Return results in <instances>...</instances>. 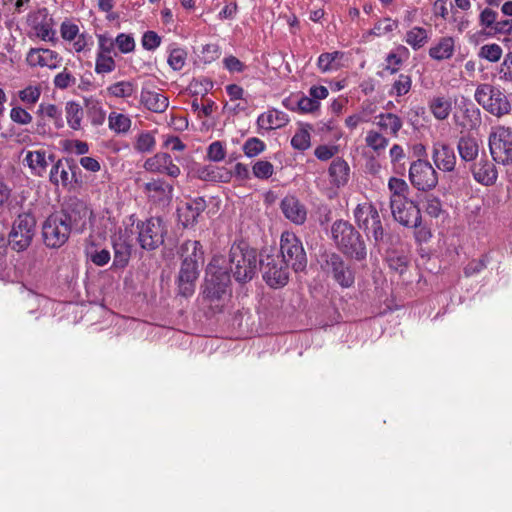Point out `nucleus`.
I'll return each instance as SVG.
<instances>
[{
  "label": "nucleus",
  "mask_w": 512,
  "mask_h": 512,
  "mask_svg": "<svg viewBox=\"0 0 512 512\" xmlns=\"http://www.w3.org/2000/svg\"><path fill=\"white\" fill-rule=\"evenodd\" d=\"M181 250L183 261L178 275V289L180 295L190 297L199 276V263L203 261L202 245L197 240H187Z\"/></svg>",
  "instance_id": "f257e3e1"
},
{
  "label": "nucleus",
  "mask_w": 512,
  "mask_h": 512,
  "mask_svg": "<svg viewBox=\"0 0 512 512\" xmlns=\"http://www.w3.org/2000/svg\"><path fill=\"white\" fill-rule=\"evenodd\" d=\"M331 237L337 248L344 254L356 260L366 258L365 243L359 232L348 221H335L331 226Z\"/></svg>",
  "instance_id": "f03ea898"
},
{
  "label": "nucleus",
  "mask_w": 512,
  "mask_h": 512,
  "mask_svg": "<svg viewBox=\"0 0 512 512\" xmlns=\"http://www.w3.org/2000/svg\"><path fill=\"white\" fill-rule=\"evenodd\" d=\"M230 272L227 260L223 256H215L206 269L203 295L210 301L220 300L229 294Z\"/></svg>",
  "instance_id": "7ed1b4c3"
},
{
  "label": "nucleus",
  "mask_w": 512,
  "mask_h": 512,
  "mask_svg": "<svg viewBox=\"0 0 512 512\" xmlns=\"http://www.w3.org/2000/svg\"><path fill=\"white\" fill-rule=\"evenodd\" d=\"M228 262L230 264L228 270L233 274L235 280L240 283L250 281L258 269L257 252L246 243L231 246Z\"/></svg>",
  "instance_id": "20e7f679"
},
{
  "label": "nucleus",
  "mask_w": 512,
  "mask_h": 512,
  "mask_svg": "<svg viewBox=\"0 0 512 512\" xmlns=\"http://www.w3.org/2000/svg\"><path fill=\"white\" fill-rule=\"evenodd\" d=\"M474 98L485 111L497 118L508 115L512 110V105L504 91L489 83L479 84Z\"/></svg>",
  "instance_id": "39448f33"
},
{
  "label": "nucleus",
  "mask_w": 512,
  "mask_h": 512,
  "mask_svg": "<svg viewBox=\"0 0 512 512\" xmlns=\"http://www.w3.org/2000/svg\"><path fill=\"white\" fill-rule=\"evenodd\" d=\"M280 258L295 272L307 266V256L300 239L291 232H283L280 239Z\"/></svg>",
  "instance_id": "423d86ee"
},
{
  "label": "nucleus",
  "mask_w": 512,
  "mask_h": 512,
  "mask_svg": "<svg viewBox=\"0 0 512 512\" xmlns=\"http://www.w3.org/2000/svg\"><path fill=\"white\" fill-rule=\"evenodd\" d=\"M36 219L30 213L20 214L13 222L8 244L16 252L25 251L35 235Z\"/></svg>",
  "instance_id": "0eeeda50"
},
{
  "label": "nucleus",
  "mask_w": 512,
  "mask_h": 512,
  "mask_svg": "<svg viewBox=\"0 0 512 512\" xmlns=\"http://www.w3.org/2000/svg\"><path fill=\"white\" fill-rule=\"evenodd\" d=\"M489 149L493 160L499 164L512 163V132L504 126L493 127L489 135Z\"/></svg>",
  "instance_id": "6e6552de"
},
{
  "label": "nucleus",
  "mask_w": 512,
  "mask_h": 512,
  "mask_svg": "<svg viewBox=\"0 0 512 512\" xmlns=\"http://www.w3.org/2000/svg\"><path fill=\"white\" fill-rule=\"evenodd\" d=\"M72 231L66 223V218L58 211L47 217L42 225L44 243L50 248H59L69 239Z\"/></svg>",
  "instance_id": "1a4fd4ad"
},
{
  "label": "nucleus",
  "mask_w": 512,
  "mask_h": 512,
  "mask_svg": "<svg viewBox=\"0 0 512 512\" xmlns=\"http://www.w3.org/2000/svg\"><path fill=\"white\" fill-rule=\"evenodd\" d=\"M138 241L145 250H155L164 243L166 228L159 217H151L145 222L137 224Z\"/></svg>",
  "instance_id": "9d476101"
},
{
  "label": "nucleus",
  "mask_w": 512,
  "mask_h": 512,
  "mask_svg": "<svg viewBox=\"0 0 512 512\" xmlns=\"http://www.w3.org/2000/svg\"><path fill=\"white\" fill-rule=\"evenodd\" d=\"M322 269L344 288L351 287L354 284L355 277L351 267L336 253H326L323 255Z\"/></svg>",
  "instance_id": "9b49d317"
},
{
  "label": "nucleus",
  "mask_w": 512,
  "mask_h": 512,
  "mask_svg": "<svg viewBox=\"0 0 512 512\" xmlns=\"http://www.w3.org/2000/svg\"><path fill=\"white\" fill-rule=\"evenodd\" d=\"M58 212L66 218L68 227L75 233H82L86 229L92 214L87 205L76 198L70 199Z\"/></svg>",
  "instance_id": "f8f14e48"
},
{
  "label": "nucleus",
  "mask_w": 512,
  "mask_h": 512,
  "mask_svg": "<svg viewBox=\"0 0 512 512\" xmlns=\"http://www.w3.org/2000/svg\"><path fill=\"white\" fill-rule=\"evenodd\" d=\"M260 263L263 270V279L270 287L277 288L287 284L289 268L278 254L266 255Z\"/></svg>",
  "instance_id": "ddd939ff"
},
{
  "label": "nucleus",
  "mask_w": 512,
  "mask_h": 512,
  "mask_svg": "<svg viewBox=\"0 0 512 512\" xmlns=\"http://www.w3.org/2000/svg\"><path fill=\"white\" fill-rule=\"evenodd\" d=\"M409 179L412 185L421 191H428L438 184L437 172L426 160L418 159L411 163Z\"/></svg>",
  "instance_id": "4468645a"
},
{
  "label": "nucleus",
  "mask_w": 512,
  "mask_h": 512,
  "mask_svg": "<svg viewBox=\"0 0 512 512\" xmlns=\"http://www.w3.org/2000/svg\"><path fill=\"white\" fill-rule=\"evenodd\" d=\"M132 235V229L126 227L125 229L120 228L118 232L111 237L114 250V266L124 268L128 264L133 246Z\"/></svg>",
  "instance_id": "2eb2a0df"
},
{
  "label": "nucleus",
  "mask_w": 512,
  "mask_h": 512,
  "mask_svg": "<svg viewBox=\"0 0 512 512\" xmlns=\"http://www.w3.org/2000/svg\"><path fill=\"white\" fill-rule=\"evenodd\" d=\"M394 219L401 225L416 228L421 224L420 209L410 200L390 201Z\"/></svg>",
  "instance_id": "dca6fc26"
},
{
  "label": "nucleus",
  "mask_w": 512,
  "mask_h": 512,
  "mask_svg": "<svg viewBox=\"0 0 512 512\" xmlns=\"http://www.w3.org/2000/svg\"><path fill=\"white\" fill-rule=\"evenodd\" d=\"M26 62L31 67H47L53 70L60 66L61 57L50 49L31 48L27 53Z\"/></svg>",
  "instance_id": "f3484780"
},
{
  "label": "nucleus",
  "mask_w": 512,
  "mask_h": 512,
  "mask_svg": "<svg viewBox=\"0 0 512 512\" xmlns=\"http://www.w3.org/2000/svg\"><path fill=\"white\" fill-rule=\"evenodd\" d=\"M473 178L476 182L490 186L497 181L498 172L493 162L486 157L476 160L470 167Z\"/></svg>",
  "instance_id": "a211bd4d"
},
{
  "label": "nucleus",
  "mask_w": 512,
  "mask_h": 512,
  "mask_svg": "<svg viewBox=\"0 0 512 512\" xmlns=\"http://www.w3.org/2000/svg\"><path fill=\"white\" fill-rule=\"evenodd\" d=\"M207 207L206 201L202 197H197L186 202L185 205L178 209L179 220L185 228L193 227L199 216Z\"/></svg>",
  "instance_id": "6ab92c4d"
},
{
  "label": "nucleus",
  "mask_w": 512,
  "mask_h": 512,
  "mask_svg": "<svg viewBox=\"0 0 512 512\" xmlns=\"http://www.w3.org/2000/svg\"><path fill=\"white\" fill-rule=\"evenodd\" d=\"M432 159L436 167L444 172H453L457 162L454 150L442 143L434 144Z\"/></svg>",
  "instance_id": "aec40b11"
},
{
  "label": "nucleus",
  "mask_w": 512,
  "mask_h": 512,
  "mask_svg": "<svg viewBox=\"0 0 512 512\" xmlns=\"http://www.w3.org/2000/svg\"><path fill=\"white\" fill-rule=\"evenodd\" d=\"M49 161H54V155H47L45 150L26 151L23 159V162L29 167L31 173L39 177H42L46 173Z\"/></svg>",
  "instance_id": "412c9836"
},
{
  "label": "nucleus",
  "mask_w": 512,
  "mask_h": 512,
  "mask_svg": "<svg viewBox=\"0 0 512 512\" xmlns=\"http://www.w3.org/2000/svg\"><path fill=\"white\" fill-rule=\"evenodd\" d=\"M284 216L291 222L300 225L303 224L307 217L305 206L292 195L283 198L280 204Z\"/></svg>",
  "instance_id": "4be33fe9"
},
{
  "label": "nucleus",
  "mask_w": 512,
  "mask_h": 512,
  "mask_svg": "<svg viewBox=\"0 0 512 512\" xmlns=\"http://www.w3.org/2000/svg\"><path fill=\"white\" fill-rule=\"evenodd\" d=\"M144 192L157 203H168L172 198L173 187L166 181L157 179L144 184Z\"/></svg>",
  "instance_id": "5701e85b"
},
{
  "label": "nucleus",
  "mask_w": 512,
  "mask_h": 512,
  "mask_svg": "<svg viewBox=\"0 0 512 512\" xmlns=\"http://www.w3.org/2000/svg\"><path fill=\"white\" fill-rule=\"evenodd\" d=\"M141 103L150 111L163 113L169 106V100L163 94L143 88L141 91Z\"/></svg>",
  "instance_id": "b1692460"
},
{
  "label": "nucleus",
  "mask_w": 512,
  "mask_h": 512,
  "mask_svg": "<svg viewBox=\"0 0 512 512\" xmlns=\"http://www.w3.org/2000/svg\"><path fill=\"white\" fill-rule=\"evenodd\" d=\"M379 217L377 209L370 203L358 204L354 210L355 221L364 232L371 227V224H376L375 221Z\"/></svg>",
  "instance_id": "393cba45"
},
{
  "label": "nucleus",
  "mask_w": 512,
  "mask_h": 512,
  "mask_svg": "<svg viewBox=\"0 0 512 512\" xmlns=\"http://www.w3.org/2000/svg\"><path fill=\"white\" fill-rule=\"evenodd\" d=\"M455 50V41L452 37L446 36L439 39L429 49V56L437 61L450 59Z\"/></svg>",
  "instance_id": "a878e982"
},
{
  "label": "nucleus",
  "mask_w": 512,
  "mask_h": 512,
  "mask_svg": "<svg viewBox=\"0 0 512 512\" xmlns=\"http://www.w3.org/2000/svg\"><path fill=\"white\" fill-rule=\"evenodd\" d=\"M457 150L462 161H476L479 154V145L475 138L470 136H461L458 140Z\"/></svg>",
  "instance_id": "bb28decb"
},
{
  "label": "nucleus",
  "mask_w": 512,
  "mask_h": 512,
  "mask_svg": "<svg viewBox=\"0 0 512 512\" xmlns=\"http://www.w3.org/2000/svg\"><path fill=\"white\" fill-rule=\"evenodd\" d=\"M375 124L380 129L389 132L393 136H397L402 128L403 122L400 117L393 113H381L375 117Z\"/></svg>",
  "instance_id": "cd10ccee"
},
{
  "label": "nucleus",
  "mask_w": 512,
  "mask_h": 512,
  "mask_svg": "<svg viewBox=\"0 0 512 512\" xmlns=\"http://www.w3.org/2000/svg\"><path fill=\"white\" fill-rule=\"evenodd\" d=\"M344 53L340 51L322 53L318 57L317 66L323 73L336 71L342 67Z\"/></svg>",
  "instance_id": "c85d7f7f"
},
{
  "label": "nucleus",
  "mask_w": 512,
  "mask_h": 512,
  "mask_svg": "<svg viewBox=\"0 0 512 512\" xmlns=\"http://www.w3.org/2000/svg\"><path fill=\"white\" fill-rule=\"evenodd\" d=\"M70 169L71 166L68 160H66V165L63 160H58L51 168L49 175L50 181L55 185L61 183L63 186H68L71 183Z\"/></svg>",
  "instance_id": "c756f323"
},
{
  "label": "nucleus",
  "mask_w": 512,
  "mask_h": 512,
  "mask_svg": "<svg viewBox=\"0 0 512 512\" xmlns=\"http://www.w3.org/2000/svg\"><path fill=\"white\" fill-rule=\"evenodd\" d=\"M329 175L337 186L346 184L349 177V166L341 158L334 159L329 167Z\"/></svg>",
  "instance_id": "7c9ffc66"
},
{
  "label": "nucleus",
  "mask_w": 512,
  "mask_h": 512,
  "mask_svg": "<svg viewBox=\"0 0 512 512\" xmlns=\"http://www.w3.org/2000/svg\"><path fill=\"white\" fill-rule=\"evenodd\" d=\"M429 108L436 119L445 120L451 112L452 103L448 98L438 96L430 101Z\"/></svg>",
  "instance_id": "2f4dec72"
},
{
  "label": "nucleus",
  "mask_w": 512,
  "mask_h": 512,
  "mask_svg": "<svg viewBox=\"0 0 512 512\" xmlns=\"http://www.w3.org/2000/svg\"><path fill=\"white\" fill-rule=\"evenodd\" d=\"M65 112L69 127L73 130H79L81 128V121L83 118V110L81 106L74 101H69L66 103Z\"/></svg>",
  "instance_id": "473e14b6"
},
{
  "label": "nucleus",
  "mask_w": 512,
  "mask_h": 512,
  "mask_svg": "<svg viewBox=\"0 0 512 512\" xmlns=\"http://www.w3.org/2000/svg\"><path fill=\"white\" fill-rule=\"evenodd\" d=\"M131 123L129 116L122 113L111 112L108 116L109 128L118 134L128 132Z\"/></svg>",
  "instance_id": "72a5a7b5"
},
{
  "label": "nucleus",
  "mask_w": 512,
  "mask_h": 512,
  "mask_svg": "<svg viewBox=\"0 0 512 512\" xmlns=\"http://www.w3.org/2000/svg\"><path fill=\"white\" fill-rule=\"evenodd\" d=\"M258 122L263 126L265 123L268 124V128H279L288 122V116L286 113L273 110L267 114H262L258 118Z\"/></svg>",
  "instance_id": "f704fd0d"
},
{
  "label": "nucleus",
  "mask_w": 512,
  "mask_h": 512,
  "mask_svg": "<svg viewBox=\"0 0 512 512\" xmlns=\"http://www.w3.org/2000/svg\"><path fill=\"white\" fill-rule=\"evenodd\" d=\"M166 164H170V155L157 153L144 162V169L149 172L164 173Z\"/></svg>",
  "instance_id": "c9c22d12"
},
{
  "label": "nucleus",
  "mask_w": 512,
  "mask_h": 512,
  "mask_svg": "<svg viewBox=\"0 0 512 512\" xmlns=\"http://www.w3.org/2000/svg\"><path fill=\"white\" fill-rule=\"evenodd\" d=\"M405 41L414 50H418L427 43L428 33L422 27H414L407 32Z\"/></svg>",
  "instance_id": "e433bc0d"
},
{
  "label": "nucleus",
  "mask_w": 512,
  "mask_h": 512,
  "mask_svg": "<svg viewBox=\"0 0 512 512\" xmlns=\"http://www.w3.org/2000/svg\"><path fill=\"white\" fill-rule=\"evenodd\" d=\"M376 224L365 231L367 237H372L376 246L381 247L388 244L390 236L384 232L380 217L376 219Z\"/></svg>",
  "instance_id": "4c0bfd02"
},
{
  "label": "nucleus",
  "mask_w": 512,
  "mask_h": 512,
  "mask_svg": "<svg viewBox=\"0 0 512 512\" xmlns=\"http://www.w3.org/2000/svg\"><path fill=\"white\" fill-rule=\"evenodd\" d=\"M388 187L391 192L390 201L407 199L406 194L409 188L404 180L392 177L389 180Z\"/></svg>",
  "instance_id": "58836bf2"
},
{
  "label": "nucleus",
  "mask_w": 512,
  "mask_h": 512,
  "mask_svg": "<svg viewBox=\"0 0 512 512\" xmlns=\"http://www.w3.org/2000/svg\"><path fill=\"white\" fill-rule=\"evenodd\" d=\"M366 145L373 149L376 153H380L388 146L389 140L381 133L370 130L365 138Z\"/></svg>",
  "instance_id": "ea45409f"
},
{
  "label": "nucleus",
  "mask_w": 512,
  "mask_h": 512,
  "mask_svg": "<svg viewBox=\"0 0 512 512\" xmlns=\"http://www.w3.org/2000/svg\"><path fill=\"white\" fill-rule=\"evenodd\" d=\"M156 145L155 137L151 132H141L135 141L134 149L140 153H149L154 150Z\"/></svg>",
  "instance_id": "a19ab883"
},
{
  "label": "nucleus",
  "mask_w": 512,
  "mask_h": 512,
  "mask_svg": "<svg viewBox=\"0 0 512 512\" xmlns=\"http://www.w3.org/2000/svg\"><path fill=\"white\" fill-rule=\"evenodd\" d=\"M107 90L114 97L127 98L133 95L135 86L130 81H120L110 85Z\"/></svg>",
  "instance_id": "79ce46f5"
},
{
  "label": "nucleus",
  "mask_w": 512,
  "mask_h": 512,
  "mask_svg": "<svg viewBox=\"0 0 512 512\" xmlns=\"http://www.w3.org/2000/svg\"><path fill=\"white\" fill-rule=\"evenodd\" d=\"M37 113L42 117L53 119L56 127L59 128L63 126L62 112L56 105L41 103L38 107Z\"/></svg>",
  "instance_id": "37998d69"
},
{
  "label": "nucleus",
  "mask_w": 512,
  "mask_h": 512,
  "mask_svg": "<svg viewBox=\"0 0 512 512\" xmlns=\"http://www.w3.org/2000/svg\"><path fill=\"white\" fill-rule=\"evenodd\" d=\"M265 149V143L257 137L248 138L243 145V152L249 158L258 156Z\"/></svg>",
  "instance_id": "c03bdc74"
},
{
  "label": "nucleus",
  "mask_w": 512,
  "mask_h": 512,
  "mask_svg": "<svg viewBox=\"0 0 512 512\" xmlns=\"http://www.w3.org/2000/svg\"><path fill=\"white\" fill-rule=\"evenodd\" d=\"M412 86V79L409 75L406 74H400L398 78L395 80V82L392 85V89L390 91V94L397 95V96H403L406 95Z\"/></svg>",
  "instance_id": "a18cd8bd"
},
{
  "label": "nucleus",
  "mask_w": 512,
  "mask_h": 512,
  "mask_svg": "<svg viewBox=\"0 0 512 512\" xmlns=\"http://www.w3.org/2000/svg\"><path fill=\"white\" fill-rule=\"evenodd\" d=\"M186 58L187 53L184 49L173 48L168 57V64L173 70L179 71L184 67Z\"/></svg>",
  "instance_id": "49530a36"
},
{
  "label": "nucleus",
  "mask_w": 512,
  "mask_h": 512,
  "mask_svg": "<svg viewBox=\"0 0 512 512\" xmlns=\"http://www.w3.org/2000/svg\"><path fill=\"white\" fill-rule=\"evenodd\" d=\"M387 262L389 268L399 274H403L408 265V259L404 255H398L395 251H392L387 256Z\"/></svg>",
  "instance_id": "de8ad7c7"
},
{
  "label": "nucleus",
  "mask_w": 512,
  "mask_h": 512,
  "mask_svg": "<svg viewBox=\"0 0 512 512\" xmlns=\"http://www.w3.org/2000/svg\"><path fill=\"white\" fill-rule=\"evenodd\" d=\"M115 69V61L111 55L97 54L95 72L98 74L110 73Z\"/></svg>",
  "instance_id": "09e8293b"
},
{
  "label": "nucleus",
  "mask_w": 512,
  "mask_h": 512,
  "mask_svg": "<svg viewBox=\"0 0 512 512\" xmlns=\"http://www.w3.org/2000/svg\"><path fill=\"white\" fill-rule=\"evenodd\" d=\"M479 56L490 62H497L502 56V48L498 44H487L481 47Z\"/></svg>",
  "instance_id": "8fccbe9b"
},
{
  "label": "nucleus",
  "mask_w": 512,
  "mask_h": 512,
  "mask_svg": "<svg viewBox=\"0 0 512 512\" xmlns=\"http://www.w3.org/2000/svg\"><path fill=\"white\" fill-rule=\"evenodd\" d=\"M253 175L258 179H268L274 172L273 165L266 160L257 161L252 167Z\"/></svg>",
  "instance_id": "3c124183"
},
{
  "label": "nucleus",
  "mask_w": 512,
  "mask_h": 512,
  "mask_svg": "<svg viewBox=\"0 0 512 512\" xmlns=\"http://www.w3.org/2000/svg\"><path fill=\"white\" fill-rule=\"evenodd\" d=\"M115 45L121 53L127 54L135 49V40L129 34L121 33L115 38Z\"/></svg>",
  "instance_id": "603ef678"
},
{
  "label": "nucleus",
  "mask_w": 512,
  "mask_h": 512,
  "mask_svg": "<svg viewBox=\"0 0 512 512\" xmlns=\"http://www.w3.org/2000/svg\"><path fill=\"white\" fill-rule=\"evenodd\" d=\"M291 145L297 150L304 151L310 147V134L307 130L298 131L291 139Z\"/></svg>",
  "instance_id": "864d4df0"
},
{
  "label": "nucleus",
  "mask_w": 512,
  "mask_h": 512,
  "mask_svg": "<svg viewBox=\"0 0 512 512\" xmlns=\"http://www.w3.org/2000/svg\"><path fill=\"white\" fill-rule=\"evenodd\" d=\"M41 95V90L36 86H28L25 89L19 91V98L22 102L33 105L35 104Z\"/></svg>",
  "instance_id": "5fc2aeb1"
},
{
  "label": "nucleus",
  "mask_w": 512,
  "mask_h": 512,
  "mask_svg": "<svg viewBox=\"0 0 512 512\" xmlns=\"http://www.w3.org/2000/svg\"><path fill=\"white\" fill-rule=\"evenodd\" d=\"M75 83V77L66 68L54 77V86L58 89H66Z\"/></svg>",
  "instance_id": "6e6d98bb"
},
{
  "label": "nucleus",
  "mask_w": 512,
  "mask_h": 512,
  "mask_svg": "<svg viewBox=\"0 0 512 512\" xmlns=\"http://www.w3.org/2000/svg\"><path fill=\"white\" fill-rule=\"evenodd\" d=\"M297 109L303 113H312L319 109L320 102L310 96H302L296 102Z\"/></svg>",
  "instance_id": "4d7b16f0"
},
{
  "label": "nucleus",
  "mask_w": 512,
  "mask_h": 512,
  "mask_svg": "<svg viewBox=\"0 0 512 512\" xmlns=\"http://www.w3.org/2000/svg\"><path fill=\"white\" fill-rule=\"evenodd\" d=\"M142 46L148 51H153L161 44V37L154 31H146L142 36Z\"/></svg>",
  "instance_id": "13d9d810"
},
{
  "label": "nucleus",
  "mask_w": 512,
  "mask_h": 512,
  "mask_svg": "<svg viewBox=\"0 0 512 512\" xmlns=\"http://www.w3.org/2000/svg\"><path fill=\"white\" fill-rule=\"evenodd\" d=\"M10 118L13 122L20 125H27L32 122V115L22 107H14L10 111Z\"/></svg>",
  "instance_id": "bf43d9fd"
},
{
  "label": "nucleus",
  "mask_w": 512,
  "mask_h": 512,
  "mask_svg": "<svg viewBox=\"0 0 512 512\" xmlns=\"http://www.w3.org/2000/svg\"><path fill=\"white\" fill-rule=\"evenodd\" d=\"M499 79L512 82V52L508 53L499 68Z\"/></svg>",
  "instance_id": "052dcab7"
},
{
  "label": "nucleus",
  "mask_w": 512,
  "mask_h": 512,
  "mask_svg": "<svg viewBox=\"0 0 512 512\" xmlns=\"http://www.w3.org/2000/svg\"><path fill=\"white\" fill-rule=\"evenodd\" d=\"M225 148L220 141L212 142L207 151V156L214 162H219L225 158Z\"/></svg>",
  "instance_id": "680f3d73"
},
{
  "label": "nucleus",
  "mask_w": 512,
  "mask_h": 512,
  "mask_svg": "<svg viewBox=\"0 0 512 512\" xmlns=\"http://www.w3.org/2000/svg\"><path fill=\"white\" fill-rule=\"evenodd\" d=\"M98 53L97 54H104V55H110L112 51H114L115 48V39H112L111 37L107 35H98Z\"/></svg>",
  "instance_id": "e2e57ef3"
},
{
  "label": "nucleus",
  "mask_w": 512,
  "mask_h": 512,
  "mask_svg": "<svg viewBox=\"0 0 512 512\" xmlns=\"http://www.w3.org/2000/svg\"><path fill=\"white\" fill-rule=\"evenodd\" d=\"M498 13L490 8H485L480 13V25L493 30L497 22Z\"/></svg>",
  "instance_id": "0e129e2a"
},
{
  "label": "nucleus",
  "mask_w": 512,
  "mask_h": 512,
  "mask_svg": "<svg viewBox=\"0 0 512 512\" xmlns=\"http://www.w3.org/2000/svg\"><path fill=\"white\" fill-rule=\"evenodd\" d=\"M396 26L397 24L395 21L391 20L390 18H385L376 23L371 32L376 36H381L393 31Z\"/></svg>",
  "instance_id": "69168bd1"
},
{
  "label": "nucleus",
  "mask_w": 512,
  "mask_h": 512,
  "mask_svg": "<svg viewBox=\"0 0 512 512\" xmlns=\"http://www.w3.org/2000/svg\"><path fill=\"white\" fill-rule=\"evenodd\" d=\"M89 257H90V260L97 266H104L111 259L110 252L106 249H102L99 251L98 250L91 251L89 253Z\"/></svg>",
  "instance_id": "338daca9"
},
{
  "label": "nucleus",
  "mask_w": 512,
  "mask_h": 512,
  "mask_svg": "<svg viewBox=\"0 0 512 512\" xmlns=\"http://www.w3.org/2000/svg\"><path fill=\"white\" fill-rule=\"evenodd\" d=\"M197 175L200 179L205 181H217L219 178V171L215 166L208 165L199 168L197 170Z\"/></svg>",
  "instance_id": "774afa93"
}]
</instances>
